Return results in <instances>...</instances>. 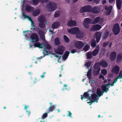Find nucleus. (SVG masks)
Segmentation results:
<instances>
[{
  "instance_id": "obj_17",
  "label": "nucleus",
  "mask_w": 122,
  "mask_h": 122,
  "mask_svg": "<svg viewBox=\"0 0 122 122\" xmlns=\"http://www.w3.org/2000/svg\"><path fill=\"white\" fill-rule=\"evenodd\" d=\"M76 36L78 38H82L84 37V33L83 32L80 31L79 30V32L76 34Z\"/></svg>"
},
{
  "instance_id": "obj_10",
  "label": "nucleus",
  "mask_w": 122,
  "mask_h": 122,
  "mask_svg": "<svg viewBox=\"0 0 122 122\" xmlns=\"http://www.w3.org/2000/svg\"><path fill=\"white\" fill-rule=\"evenodd\" d=\"M85 44L81 41H78L76 42L75 44V47L77 48L80 49L84 46Z\"/></svg>"
},
{
  "instance_id": "obj_28",
  "label": "nucleus",
  "mask_w": 122,
  "mask_h": 122,
  "mask_svg": "<svg viewBox=\"0 0 122 122\" xmlns=\"http://www.w3.org/2000/svg\"><path fill=\"white\" fill-rule=\"evenodd\" d=\"M100 20V17H97L96 18L92 21V23L93 24H96L99 22Z\"/></svg>"
},
{
  "instance_id": "obj_5",
  "label": "nucleus",
  "mask_w": 122,
  "mask_h": 122,
  "mask_svg": "<svg viewBox=\"0 0 122 122\" xmlns=\"http://www.w3.org/2000/svg\"><path fill=\"white\" fill-rule=\"evenodd\" d=\"M112 31L114 34L115 35H117L119 33L120 29L118 23H117L114 25L112 29Z\"/></svg>"
},
{
  "instance_id": "obj_18",
  "label": "nucleus",
  "mask_w": 122,
  "mask_h": 122,
  "mask_svg": "<svg viewBox=\"0 0 122 122\" xmlns=\"http://www.w3.org/2000/svg\"><path fill=\"white\" fill-rule=\"evenodd\" d=\"M109 31H105L103 34L102 39L103 40H106L107 38L109 35Z\"/></svg>"
},
{
  "instance_id": "obj_52",
  "label": "nucleus",
  "mask_w": 122,
  "mask_h": 122,
  "mask_svg": "<svg viewBox=\"0 0 122 122\" xmlns=\"http://www.w3.org/2000/svg\"><path fill=\"white\" fill-rule=\"evenodd\" d=\"M38 33L40 35V36H41L43 35V32L42 30H40L38 31Z\"/></svg>"
},
{
  "instance_id": "obj_54",
  "label": "nucleus",
  "mask_w": 122,
  "mask_h": 122,
  "mask_svg": "<svg viewBox=\"0 0 122 122\" xmlns=\"http://www.w3.org/2000/svg\"><path fill=\"white\" fill-rule=\"evenodd\" d=\"M78 51L77 49H74L72 50L71 52V53H74L75 52H76Z\"/></svg>"
},
{
  "instance_id": "obj_42",
  "label": "nucleus",
  "mask_w": 122,
  "mask_h": 122,
  "mask_svg": "<svg viewBox=\"0 0 122 122\" xmlns=\"http://www.w3.org/2000/svg\"><path fill=\"white\" fill-rule=\"evenodd\" d=\"M63 38L65 41L66 43H68L69 41V39L68 37L65 35L64 36Z\"/></svg>"
},
{
  "instance_id": "obj_11",
  "label": "nucleus",
  "mask_w": 122,
  "mask_h": 122,
  "mask_svg": "<svg viewBox=\"0 0 122 122\" xmlns=\"http://www.w3.org/2000/svg\"><path fill=\"white\" fill-rule=\"evenodd\" d=\"M93 66L94 69L93 71V74L95 76H97L99 74L100 68L99 66H98L95 64Z\"/></svg>"
},
{
  "instance_id": "obj_22",
  "label": "nucleus",
  "mask_w": 122,
  "mask_h": 122,
  "mask_svg": "<svg viewBox=\"0 0 122 122\" xmlns=\"http://www.w3.org/2000/svg\"><path fill=\"white\" fill-rule=\"evenodd\" d=\"M56 107L55 105H51L49 107V110L47 111V113H49L50 112H52L54 109L56 108Z\"/></svg>"
},
{
  "instance_id": "obj_59",
  "label": "nucleus",
  "mask_w": 122,
  "mask_h": 122,
  "mask_svg": "<svg viewBox=\"0 0 122 122\" xmlns=\"http://www.w3.org/2000/svg\"><path fill=\"white\" fill-rule=\"evenodd\" d=\"M117 76H122V70L120 71L119 74V75Z\"/></svg>"
},
{
  "instance_id": "obj_63",
  "label": "nucleus",
  "mask_w": 122,
  "mask_h": 122,
  "mask_svg": "<svg viewBox=\"0 0 122 122\" xmlns=\"http://www.w3.org/2000/svg\"><path fill=\"white\" fill-rule=\"evenodd\" d=\"M111 12V11H107V12L106 13V14L107 15H110V13Z\"/></svg>"
},
{
  "instance_id": "obj_61",
  "label": "nucleus",
  "mask_w": 122,
  "mask_h": 122,
  "mask_svg": "<svg viewBox=\"0 0 122 122\" xmlns=\"http://www.w3.org/2000/svg\"><path fill=\"white\" fill-rule=\"evenodd\" d=\"M114 1V0H109V2L110 3H112Z\"/></svg>"
},
{
  "instance_id": "obj_49",
  "label": "nucleus",
  "mask_w": 122,
  "mask_h": 122,
  "mask_svg": "<svg viewBox=\"0 0 122 122\" xmlns=\"http://www.w3.org/2000/svg\"><path fill=\"white\" fill-rule=\"evenodd\" d=\"M47 112H46L45 113H44L42 115V119H44L46 117H47Z\"/></svg>"
},
{
  "instance_id": "obj_60",
  "label": "nucleus",
  "mask_w": 122,
  "mask_h": 122,
  "mask_svg": "<svg viewBox=\"0 0 122 122\" xmlns=\"http://www.w3.org/2000/svg\"><path fill=\"white\" fill-rule=\"evenodd\" d=\"M40 38L42 40H44L45 39V38L44 36V35H42V36H40Z\"/></svg>"
},
{
  "instance_id": "obj_35",
  "label": "nucleus",
  "mask_w": 122,
  "mask_h": 122,
  "mask_svg": "<svg viewBox=\"0 0 122 122\" xmlns=\"http://www.w3.org/2000/svg\"><path fill=\"white\" fill-rule=\"evenodd\" d=\"M60 43V40L59 38L58 37H57L55 40L54 43L56 45H58Z\"/></svg>"
},
{
  "instance_id": "obj_56",
  "label": "nucleus",
  "mask_w": 122,
  "mask_h": 122,
  "mask_svg": "<svg viewBox=\"0 0 122 122\" xmlns=\"http://www.w3.org/2000/svg\"><path fill=\"white\" fill-rule=\"evenodd\" d=\"M68 114L67 115V116H68L71 117V113L69 111H68Z\"/></svg>"
},
{
  "instance_id": "obj_20",
  "label": "nucleus",
  "mask_w": 122,
  "mask_h": 122,
  "mask_svg": "<svg viewBox=\"0 0 122 122\" xmlns=\"http://www.w3.org/2000/svg\"><path fill=\"white\" fill-rule=\"evenodd\" d=\"M76 22L75 20H71L68 22V25L69 26H76Z\"/></svg>"
},
{
  "instance_id": "obj_39",
  "label": "nucleus",
  "mask_w": 122,
  "mask_h": 122,
  "mask_svg": "<svg viewBox=\"0 0 122 122\" xmlns=\"http://www.w3.org/2000/svg\"><path fill=\"white\" fill-rule=\"evenodd\" d=\"M43 22H40L39 25V27L41 28H44L45 26V24Z\"/></svg>"
},
{
  "instance_id": "obj_62",
  "label": "nucleus",
  "mask_w": 122,
  "mask_h": 122,
  "mask_svg": "<svg viewBox=\"0 0 122 122\" xmlns=\"http://www.w3.org/2000/svg\"><path fill=\"white\" fill-rule=\"evenodd\" d=\"M26 112L28 115H29L30 114V111L27 110L26 111Z\"/></svg>"
},
{
  "instance_id": "obj_40",
  "label": "nucleus",
  "mask_w": 122,
  "mask_h": 122,
  "mask_svg": "<svg viewBox=\"0 0 122 122\" xmlns=\"http://www.w3.org/2000/svg\"><path fill=\"white\" fill-rule=\"evenodd\" d=\"M90 46L88 45H86L83 48V50L86 51H88L89 49Z\"/></svg>"
},
{
  "instance_id": "obj_58",
  "label": "nucleus",
  "mask_w": 122,
  "mask_h": 122,
  "mask_svg": "<svg viewBox=\"0 0 122 122\" xmlns=\"http://www.w3.org/2000/svg\"><path fill=\"white\" fill-rule=\"evenodd\" d=\"M100 0H94V2L96 3V4H98L99 3Z\"/></svg>"
},
{
  "instance_id": "obj_26",
  "label": "nucleus",
  "mask_w": 122,
  "mask_h": 122,
  "mask_svg": "<svg viewBox=\"0 0 122 122\" xmlns=\"http://www.w3.org/2000/svg\"><path fill=\"white\" fill-rule=\"evenodd\" d=\"M116 3L117 8L118 10H120L121 5V0H116Z\"/></svg>"
},
{
  "instance_id": "obj_9",
  "label": "nucleus",
  "mask_w": 122,
  "mask_h": 122,
  "mask_svg": "<svg viewBox=\"0 0 122 122\" xmlns=\"http://www.w3.org/2000/svg\"><path fill=\"white\" fill-rule=\"evenodd\" d=\"M102 33L99 31H96L94 35V37L96 39L97 43L99 42L101 38Z\"/></svg>"
},
{
  "instance_id": "obj_21",
  "label": "nucleus",
  "mask_w": 122,
  "mask_h": 122,
  "mask_svg": "<svg viewBox=\"0 0 122 122\" xmlns=\"http://www.w3.org/2000/svg\"><path fill=\"white\" fill-rule=\"evenodd\" d=\"M38 20L40 22L45 23V17L42 15L40 16L38 18Z\"/></svg>"
},
{
  "instance_id": "obj_31",
  "label": "nucleus",
  "mask_w": 122,
  "mask_h": 122,
  "mask_svg": "<svg viewBox=\"0 0 122 122\" xmlns=\"http://www.w3.org/2000/svg\"><path fill=\"white\" fill-rule=\"evenodd\" d=\"M61 11L59 10H57L55 11L54 15V17L55 18H57L59 17L60 15Z\"/></svg>"
},
{
  "instance_id": "obj_15",
  "label": "nucleus",
  "mask_w": 122,
  "mask_h": 122,
  "mask_svg": "<svg viewBox=\"0 0 122 122\" xmlns=\"http://www.w3.org/2000/svg\"><path fill=\"white\" fill-rule=\"evenodd\" d=\"M101 28V26L100 25H93L92 28L91 30L93 31H96L99 30Z\"/></svg>"
},
{
  "instance_id": "obj_8",
  "label": "nucleus",
  "mask_w": 122,
  "mask_h": 122,
  "mask_svg": "<svg viewBox=\"0 0 122 122\" xmlns=\"http://www.w3.org/2000/svg\"><path fill=\"white\" fill-rule=\"evenodd\" d=\"M31 41L34 43L39 41V38L37 35L35 33H32L30 38Z\"/></svg>"
},
{
  "instance_id": "obj_30",
  "label": "nucleus",
  "mask_w": 122,
  "mask_h": 122,
  "mask_svg": "<svg viewBox=\"0 0 122 122\" xmlns=\"http://www.w3.org/2000/svg\"><path fill=\"white\" fill-rule=\"evenodd\" d=\"M84 22L87 24H91L92 23V19L90 18H85Z\"/></svg>"
},
{
  "instance_id": "obj_38",
  "label": "nucleus",
  "mask_w": 122,
  "mask_h": 122,
  "mask_svg": "<svg viewBox=\"0 0 122 122\" xmlns=\"http://www.w3.org/2000/svg\"><path fill=\"white\" fill-rule=\"evenodd\" d=\"M92 68H90V69L88 71L87 73V76H91L92 72Z\"/></svg>"
},
{
  "instance_id": "obj_2",
  "label": "nucleus",
  "mask_w": 122,
  "mask_h": 122,
  "mask_svg": "<svg viewBox=\"0 0 122 122\" xmlns=\"http://www.w3.org/2000/svg\"><path fill=\"white\" fill-rule=\"evenodd\" d=\"M92 9L91 6L86 5L81 8L80 10V12L81 13L86 12H91Z\"/></svg>"
},
{
  "instance_id": "obj_1",
  "label": "nucleus",
  "mask_w": 122,
  "mask_h": 122,
  "mask_svg": "<svg viewBox=\"0 0 122 122\" xmlns=\"http://www.w3.org/2000/svg\"><path fill=\"white\" fill-rule=\"evenodd\" d=\"M109 84H106L102 85L101 87L102 91L100 88H98L97 90V94L99 97L102 96L104 92L107 93L109 90L108 87Z\"/></svg>"
},
{
  "instance_id": "obj_57",
  "label": "nucleus",
  "mask_w": 122,
  "mask_h": 122,
  "mask_svg": "<svg viewBox=\"0 0 122 122\" xmlns=\"http://www.w3.org/2000/svg\"><path fill=\"white\" fill-rule=\"evenodd\" d=\"M22 16H23L25 18H29V16L27 15H24V14L22 15Z\"/></svg>"
},
{
  "instance_id": "obj_53",
  "label": "nucleus",
  "mask_w": 122,
  "mask_h": 122,
  "mask_svg": "<svg viewBox=\"0 0 122 122\" xmlns=\"http://www.w3.org/2000/svg\"><path fill=\"white\" fill-rule=\"evenodd\" d=\"M108 81H109V83H110V79H109V78H108L107 80H106V79H105L103 81V82L104 83H106L107 82L108 83Z\"/></svg>"
},
{
  "instance_id": "obj_46",
  "label": "nucleus",
  "mask_w": 122,
  "mask_h": 122,
  "mask_svg": "<svg viewBox=\"0 0 122 122\" xmlns=\"http://www.w3.org/2000/svg\"><path fill=\"white\" fill-rule=\"evenodd\" d=\"M88 24L84 22L83 23V26L86 29H88L89 28V25Z\"/></svg>"
},
{
  "instance_id": "obj_7",
  "label": "nucleus",
  "mask_w": 122,
  "mask_h": 122,
  "mask_svg": "<svg viewBox=\"0 0 122 122\" xmlns=\"http://www.w3.org/2000/svg\"><path fill=\"white\" fill-rule=\"evenodd\" d=\"M68 30L67 31L69 33L76 35L79 32V28L77 27L71 28Z\"/></svg>"
},
{
  "instance_id": "obj_37",
  "label": "nucleus",
  "mask_w": 122,
  "mask_h": 122,
  "mask_svg": "<svg viewBox=\"0 0 122 122\" xmlns=\"http://www.w3.org/2000/svg\"><path fill=\"white\" fill-rule=\"evenodd\" d=\"M92 52H89L87 55V59H90L92 57Z\"/></svg>"
},
{
  "instance_id": "obj_45",
  "label": "nucleus",
  "mask_w": 122,
  "mask_h": 122,
  "mask_svg": "<svg viewBox=\"0 0 122 122\" xmlns=\"http://www.w3.org/2000/svg\"><path fill=\"white\" fill-rule=\"evenodd\" d=\"M28 31H30L29 30H27L23 31V34L25 37H28V36L30 35V33L28 32Z\"/></svg>"
},
{
  "instance_id": "obj_50",
  "label": "nucleus",
  "mask_w": 122,
  "mask_h": 122,
  "mask_svg": "<svg viewBox=\"0 0 122 122\" xmlns=\"http://www.w3.org/2000/svg\"><path fill=\"white\" fill-rule=\"evenodd\" d=\"M109 42L107 41L106 42H104L102 44V46L104 47H105L106 46L109 44Z\"/></svg>"
},
{
  "instance_id": "obj_33",
  "label": "nucleus",
  "mask_w": 122,
  "mask_h": 122,
  "mask_svg": "<svg viewBox=\"0 0 122 122\" xmlns=\"http://www.w3.org/2000/svg\"><path fill=\"white\" fill-rule=\"evenodd\" d=\"M45 47H43L45 49H51V46L47 43H46L44 44Z\"/></svg>"
},
{
  "instance_id": "obj_44",
  "label": "nucleus",
  "mask_w": 122,
  "mask_h": 122,
  "mask_svg": "<svg viewBox=\"0 0 122 122\" xmlns=\"http://www.w3.org/2000/svg\"><path fill=\"white\" fill-rule=\"evenodd\" d=\"M122 56L120 55H118L117 56V61L119 62H120L122 60Z\"/></svg>"
},
{
  "instance_id": "obj_43",
  "label": "nucleus",
  "mask_w": 122,
  "mask_h": 122,
  "mask_svg": "<svg viewBox=\"0 0 122 122\" xmlns=\"http://www.w3.org/2000/svg\"><path fill=\"white\" fill-rule=\"evenodd\" d=\"M92 96V98L94 100V102H95L97 100V99L96 98L97 95L95 94H91Z\"/></svg>"
},
{
  "instance_id": "obj_51",
  "label": "nucleus",
  "mask_w": 122,
  "mask_h": 122,
  "mask_svg": "<svg viewBox=\"0 0 122 122\" xmlns=\"http://www.w3.org/2000/svg\"><path fill=\"white\" fill-rule=\"evenodd\" d=\"M91 62L90 61H88L86 63V66L87 67H89L91 66Z\"/></svg>"
},
{
  "instance_id": "obj_47",
  "label": "nucleus",
  "mask_w": 122,
  "mask_h": 122,
  "mask_svg": "<svg viewBox=\"0 0 122 122\" xmlns=\"http://www.w3.org/2000/svg\"><path fill=\"white\" fill-rule=\"evenodd\" d=\"M40 1V0H33L32 1L33 3L35 5H36L38 4Z\"/></svg>"
},
{
  "instance_id": "obj_13",
  "label": "nucleus",
  "mask_w": 122,
  "mask_h": 122,
  "mask_svg": "<svg viewBox=\"0 0 122 122\" xmlns=\"http://www.w3.org/2000/svg\"><path fill=\"white\" fill-rule=\"evenodd\" d=\"M91 12L94 14H98L99 13L100 11V9L99 8L98 6H95L93 8L92 7Z\"/></svg>"
},
{
  "instance_id": "obj_48",
  "label": "nucleus",
  "mask_w": 122,
  "mask_h": 122,
  "mask_svg": "<svg viewBox=\"0 0 122 122\" xmlns=\"http://www.w3.org/2000/svg\"><path fill=\"white\" fill-rule=\"evenodd\" d=\"M101 73L102 74L105 76L106 75L107 73V71L106 70L103 69L102 70Z\"/></svg>"
},
{
  "instance_id": "obj_36",
  "label": "nucleus",
  "mask_w": 122,
  "mask_h": 122,
  "mask_svg": "<svg viewBox=\"0 0 122 122\" xmlns=\"http://www.w3.org/2000/svg\"><path fill=\"white\" fill-rule=\"evenodd\" d=\"M112 8V7L111 6H106L105 7V10H107L108 11H111Z\"/></svg>"
},
{
  "instance_id": "obj_24",
  "label": "nucleus",
  "mask_w": 122,
  "mask_h": 122,
  "mask_svg": "<svg viewBox=\"0 0 122 122\" xmlns=\"http://www.w3.org/2000/svg\"><path fill=\"white\" fill-rule=\"evenodd\" d=\"M40 13V10L38 9L35 10L32 12V15L34 16L38 15Z\"/></svg>"
},
{
  "instance_id": "obj_41",
  "label": "nucleus",
  "mask_w": 122,
  "mask_h": 122,
  "mask_svg": "<svg viewBox=\"0 0 122 122\" xmlns=\"http://www.w3.org/2000/svg\"><path fill=\"white\" fill-rule=\"evenodd\" d=\"M88 97V98L87 99V101L88 100H90V102H87V103H90L89 105H91L92 103L94 102V101L92 100L91 99V97H89H89Z\"/></svg>"
},
{
  "instance_id": "obj_23",
  "label": "nucleus",
  "mask_w": 122,
  "mask_h": 122,
  "mask_svg": "<svg viewBox=\"0 0 122 122\" xmlns=\"http://www.w3.org/2000/svg\"><path fill=\"white\" fill-rule=\"evenodd\" d=\"M89 96L88 92H85L83 94V96L82 95H81V99L82 100L83 99H86L89 97Z\"/></svg>"
},
{
  "instance_id": "obj_6",
  "label": "nucleus",
  "mask_w": 122,
  "mask_h": 122,
  "mask_svg": "<svg viewBox=\"0 0 122 122\" xmlns=\"http://www.w3.org/2000/svg\"><path fill=\"white\" fill-rule=\"evenodd\" d=\"M95 64L99 67L100 66H102L104 68L107 67L108 65L107 62L105 60H102L100 62H97Z\"/></svg>"
},
{
  "instance_id": "obj_4",
  "label": "nucleus",
  "mask_w": 122,
  "mask_h": 122,
  "mask_svg": "<svg viewBox=\"0 0 122 122\" xmlns=\"http://www.w3.org/2000/svg\"><path fill=\"white\" fill-rule=\"evenodd\" d=\"M65 49V47L62 45L58 46L57 49L55 50V52L59 55H62Z\"/></svg>"
},
{
  "instance_id": "obj_29",
  "label": "nucleus",
  "mask_w": 122,
  "mask_h": 122,
  "mask_svg": "<svg viewBox=\"0 0 122 122\" xmlns=\"http://www.w3.org/2000/svg\"><path fill=\"white\" fill-rule=\"evenodd\" d=\"M119 79V77H117V78H116L114 79V80L113 81V82L112 84H111V83H109V81H108V83H107V84H109L108 86L111 85V86H114V84L116 82L118 81V79Z\"/></svg>"
},
{
  "instance_id": "obj_19",
  "label": "nucleus",
  "mask_w": 122,
  "mask_h": 122,
  "mask_svg": "<svg viewBox=\"0 0 122 122\" xmlns=\"http://www.w3.org/2000/svg\"><path fill=\"white\" fill-rule=\"evenodd\" d=\"M60 25V23L59 22L56 21L52 24V27L53 29H56Z\"/></svg>"
},
{
  "instance_id": "obj_25",
  "label": "nucleus",
  "mask_w": 122,
  "mask_h": 122,
  "mask_svg": "<svg viewBox=\"0 0 122 122\" xmlns=\"http://www.w3.org/2000/svg\"><path fill=\"white\" fill-rule=\"evenodd\" d=\"M70 52L68 51H66L65 53L62 56L63 59L64 60L66 59L68 56Z\"/></svg>"
},
{
  "instance_id": "obj_12",
  "label": "nucleus",
  "mask_w": 122,
  "mask_h": 122,
  "mask_svg": "<svg viewBox=\"0 0 122 122\" xmlns=\"http://www.w3.org/2000/svg\"><path fill=\"white\" fill-rule=\"evenodd\" d=\"M119 70L120 67L118 65H116L112 69V72L113 74L117 75L119 73Z\"/></svg>"
},
{
  "instance_id": "obj_27",
  "label": "nucleus",
  "mask_w": 122,
  "mask_h": 122,
  "mask_svg": "<svg viewBox=\"0 0 122 122\" xmlns=\"http://www.w3.org/2000/svg\"><path fill=\"white\" fill-rule=\"evenodd\" d=\"M26 9L27 12H29L33 10V7L29 5H27L26 6Z\"/></svg>"
},
{
  "instance_id": "obj_64",
  "label": "nucleus",
  "mask_w": 122,
  "mask_h": 122,
  "mask_svg": "<svg viewBox=\"0 0 122 122\" xmlns=\"http://www.w3.org/2000/svg\"><path fill=\"white\" fill-rule=\"evenodd\" d=\"M31 29L35 30V26L34 25H31Z\"/></svg>"
},
{
  "instance_id": "obj_34",
  "label": "nucleus",
  "mask_w": 122,
  "mask_h": 122,
  "mask_svg": "<svg viewBox=\"0 0 122 122\" xmlns=\"http://www.w3.org/2000/svg\"><path fill=\"white\" fill-rule=\"evenodd\" d=\"M98 52L99 50L97 49H95L92 53V55L93 56H95L98 54Z\"/></svg>"
},
{
  "instance_id": "obj_32",
  "label": "nucleus",
  "mask_w": 122,
  "mask_h": 122,
  "mask_svg": "<svg viewBox=\"0 0 122 122\" xmlns=\"http://www.w3.org/2000/svg\"><path fill=\"white\" fill-rule=\"evenodd\" d=\"M96 41L95 40H92L91 43V46L92 47L94 48L96 46Z\"/></svg>"
},
{
  "instance_id": "obj_16",
  "label": "nucleus",
  "mask_w": 122,
  "mask_h": 122,
  "mask_svg": "<svg viewBox=\"0 0 122 122\" xmlns=\"http://www.w3.org/2000/svg\"><path fill=\"white\" fill-rule=\"evenodd\" d=\"M34 48L35 47H38L39 48H43V47H45V46L44 44H41L39 42H36L34 43Z\"/></svg>"
},
{
  "instance_id": "obj_3",
  "label": "nucleus",
  "mask_w": 122,
  "mask_h": 122,
  "mask_svg": "<svg viewBox=\"0 0 122 122\" xmlns=\"http://www.w3.org/2000/svg\"><path fill=\"white\" fill-rule=\"evenodd\" d=\"M46 7L51 12L56 9L57 5L55 3L50 2L47 5Z\"/></svg>"
},
{
  "instance_id": "obj_14",
  "label": "nucleus",
  "mask_w": 122,
  "mask_h": 122,
  "mask_svg": "<svg viewBox=\"0 0 122 122\" xmlns=\"http://www.w3.org/2000/svg\"><path fill=\"white\" fill-rule=\"evenodd\" d=\"M117 56V54L116 52L113 51L112 52L110 56V58L112 61H114L116 60Z\"/></svg>"
},
{
  "instance_id": "obj_55",
  "label": "nucleus",
  "mask_w": 122,
  "mask_h": 122,
  "mask_svg": "<svg viewBox=\"0 0 122 122\" xmlns=\"http://www.w3.org/2000/svg\"><path fill=\"white\" fill-rule=\"evenodd\" d=\"M40 2H41V3H46L48 2L49 0H40Z\"/></svg>"
}]
</instances>
